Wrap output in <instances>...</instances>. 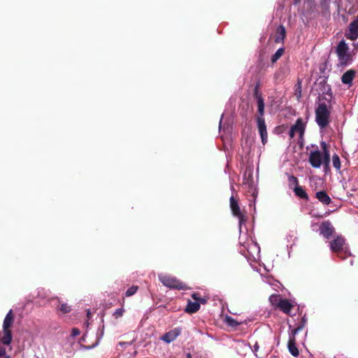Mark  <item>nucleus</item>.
<instances>
[{
    "instance_id": "1",
    "label": "nucleus",
    "mask_w": 358,
    "mask_h": 358,
    "mask_svg": "<svg viewBox=\"0 0 358 358\" xmlns=\"http://www.w3.org/2000/svg\"><path fill=\"white\" fill-rule=\"evenodd\" d=\"M322 151L316 150L309 154L308 161L313 168L318 169L322 165L327 167L330 162V154L325 143H322Z\"/></svg>"
},
{
    "instance_id": "2",
    "label": "nucleus",
    "mask_w": 358,
    "mask_h": 358,
    "mask_svg": "<svg viewBox=\"0 0 358 358\" xmlns=\"http://www.w3.org/2000/svg\"><path fill=\"white\" fill-rule=\"evenodd\" d=\"M256 98L257 101V110L260 115L257 118V128L261 136L262 144L265 145L267 142V130L265 121L263 117L264 113V101L262 96L258 94H256Z\"/></svg>"
},
{
    "instance_id": "3",
    "label": "nucleus",
    "mask_w": 358,
    "mask_h": 358,
    "mask_svg": "<svg viewBox=\"0 0 358 358\" xmlns=\"http://www.w3.org/2000/svg\"><path fill=\"white\" fill-rule=\"evenodd\" d=\"M315 121L320 129H324L329 125L330 122V110L326 103H320L316 108Z\"/></svg>"
},
{
    "instance_id": "4",
    "label": "nucleus",
    "mask_w": 358,
    "mask_h": 358,
    "mask_svg": "<svg viewBox=\"0 0 358 358\" xmlns=\"http://www.w3.org/2000/svg\"><path fill=\"white\" fill-rule=\"evenodd\" d=\"M336 53L341 66H347L352 62L348 45L344 40L341 41L336 48Z\"/></svg>"
},
{
    "instance_id": "5",
    "label": "nucleus",
    "mask_w": 358,
    "mask_h": 358,
    "mask_svg": "<svg viewBox=\"0 0 358 358\" xmlns=\"http://www.w3.org/2000/svg\"><path fill=\"white\" fill-rule=\"evenodd\" d=\"M158 277L160 282L167 287L177 289H186V285L175 277L162 273L159 274Z\"/></svg>"
},
{
    "instance_id": "6",
    "label": "nucleus",
    "mask_w": 358,
    "mask_h": 358,
    "mask_svg": "<svg viewBox=\"0 0 358 358\" xmlns=\"http://www.w3.org/2000/svg\"><path fill=\"white\" fill-rule=\"evenodd\" d=\"M345 245V240L341 236H338L336 238L334 239L332 241L330 242V248L332 252H338V256L340 258L345 259V257L342 256V253L343 252L345 255L348 254V250L344 248Z\"/></svg>"
},
{
    "instance_id": "7",
    "label": "nucleus",
    "mask_w": 358,
    "mask_h": 358,
    "mask_svg": "<svg viewBox=\"0 0 358 358\" xmlns=\"http://www.w3.org/2000/svg\"><path fill=\"white\" fill-rule=\"evenodd\" d=\"M230 207L233 213V215L238 218L239 231L240 234H241L243 225L245 224L247 219L245 216L241 213L238 203L237 201L235 200L234 196H231L230 198Z\"/></svg>"
},
{
    "instance_id": "8",
    "label": "nucleus",
    "mask_w": 358,
    "mask_h": 358,
    "mask_svg": "<svg viewBox=\"0 0 358 358\" xmlns=\"http://www.w3.org/2000/svg\"><path fill=\"white\" fill-rule=\"evenodd\" d=\"M306 129V123L303 122L301 118L297 119L295 124L292 126L289 130L290 138H294L296 134L299 135L300 139L303 138Z\"/></svg>"
},
{
    "instance_id": "9",
    "label": "nucleus",
    "mask_w": 358,
    "mask_h": 358,
    "mask_svg": "<svg viewBox=\"0 0 358 358\" xmlns=\"http://www.w3.org/2000/svg\"><path fill=\"white\" fill-rule=\"evenodd\" d=\"M239 239L240 243L246 249L249 256L252 257L254 259L259 258L260 247L257 243L252 241L250 243H247V245H245V243H242L243 237L241 235L240 236Z\"/></svg>"
},
{
    "instance_id": "10",
    "label": "nucleus",
    "mask_w": 358,
    "mask_h": 358,
    "mask_svg": "<svg viewBox=\"0 0 358 358\" xmlns=\"http://www.w3.org/2000/svg\"><path fill=\"white\" fill-rule=\"evenodd\" d=\"M243 185H245L251 191L255 189L253 179V169L251 167L246 168L243 176Z\"/></svg>"
},
{
    "instance_id": "11",
    "label": "nucleus",
    "mask_w": 358,
    "mask_h": 358,
    "mask_svg": "<svg viewBox=\"0 0 358 358\" xmlns=\"http://www.w3.org/2000/svg\"><path fill=\"white\" fill-rule=\"evenodd\" d=\"M345 36L350 40L358 38V16L350 24Z\"/></svg>"
},
{
    "instance_id": "12",
    "label": "nucleus",
    "mask_w": 358,
    "mask_h": 358,
    "mask_svg": "<svg viewBox=\"0 0 358 358\" xmlns=\"http://www.w3.org/2000/svg\"><path fill=\"white\" fill-rule=\"evenodd\" d=\"M180 329L175 328L169 332L166 333L162 337V340L166 343H170L175 341L177 337L180 334Z\"/></svg>"
},
{
    "instance_id": "13",
    "label": "nucleus",
    "mask_w": 358,
    "mask_h": 358,
    "mask_svg": "<svg viewBox=\"0 0 358 358\" xmlns=\"http://www.w3.org/2000/svg\"><path fill=\"white\" fill-rule=\"evenodd\" d=\"M320 231L325 238H329L334 232V227L329 222H324L321 224Z\"/></svg>"
},
{
    "instance_id": "14",
    "label": "nucleus",
    "mask_w": 358,
    "mask_h": 358,
    "mask_svg": "<svg viewBox=\"0 0 358 358\" xmlns=\"http://www.w3.org/2000/svg\"><path fill=\"white\" fill-rule=\"evenodd\" d=\"M0 341L4 345H9L12 341V334L10 329H3L0 333Z\"/></svg>"
},
{
    "instance_id": "15",
    "label": "nucleus",
    "mask_w": 358,
    "mask_h": 358,
    "mask_svg": "<svg viewBox=\"0 0 358 358\" xmlns=\"http://www.w3.org/2000/svg\"><path fill=\"white\" fill-rule=\"evenodd\" d=\"M355 76V71L348 70L343 74V76L341 77V81L344 84L351 85Z\"/></svg>"
},
{
    "instance_id": "16",
    "label": "nucleus",
    "mask_w": 358,
    "mask_h": 358,
    "mask_svg": "<svg viewBox=\"0 0 358 358\" xmlns=\"http://www.w3.org/2000/svg\"><path fill=\"white\" fill-rule=\"evenodd\" d=\"M316 198L323 204L328 205L331 203V199L324 191H319L316 192Z\"/></svg>"
},
{
    "instance_id": "17",
    "label": "nucleus",
    "mask_w": 358,
    "mask_h": 358,
    "mask_svg": "<svg viewBox=\"0 0 358 358\" xmlns=\"http://www.w3.org/2000/svg\"><path fill=\"white\" fill-rule=\"evenodd\" d=\"M14 320V317L13 315L12 310H10L9 312L6 314L3 322V329H9L11 327Z\"/></svg>"
},
{
    "instance_id": "18",
    "label": "nucleus",
    "mask_w": 358,
    "mask_h": 358,
    "mask_svg": "<svg viewBox=\"0 0 358 358\" xmlns=\"http://www.w3.org/2000/svg\"><path fill=\"white\" fill-rule=\"evenodd\" d=\"M288 350L289 353L294 356L297 357L299 355V352L298 348L296 346V340L293 338L292 339H289L287 344Z\"/></svg>"
},
{
    "instance_id": "19",
    "label": "nucleus",
    "mask_w": 358,
    "mask_h": 358,
    "mask_svg": "<svg viewBox=\"0 0 358 358\" xmlns=\"http://www.w3.org/2000/svg\"><path fill=\"white\" fill-rule=\"evenodd\" d=\"M278 308L285 313H289L292 308V303L287 299L279 301Z\"/></svg>"
},
{
    "instance_id": "20",
    "label": "nucleus",
    "mask_w": 358,
    "mask_h": 358,
    "mask_svg": "<svg viewBox=\"0 0 358 358\" xmlns=\"http://www.w3.org/2000/svg\"><path fill=\"white\" fill-rule=\"evenodd\" d=\"M200 305L198 301H188L185 311L189 313H194L199 310Z\"/></svg>"
},
{
    "instance_id": "21",
    "label": "nucleus",
    "mask_w": 358,
    "mask_h": 358,
    "mask_svg": "<svg viewBox=\"0 0 358 358\" xmlns=\"http://www.w3.org/2000/svg\"><path fill=\"white\" fill-rule=\"evenodd\" d=\"M283 52H284L283 48H279L278 50H277V51L271 57V62L272 63L276 62L280 59V57L282 55Z\"/></svg>"
},
{
    "instance_id": "22",
    "label": "nucleus",
    "mask_w": 358,
    "mask_h": 358,
    "mask_svg": "<svg viewBox=\"0 0 358 358\" xmlns=\"http://www.w3.org/2000/svg\"><path fill=\"white\" fill-rule=\"evenodd\" d=\"M294 190L296 195H297L298 196L303 199H307L308 195L301 187L296 186Z\"/></svg>"
},
{
    "instance_id": "23",
    "label": "nucleus",
    "mask_w": 358,
    "mask_h": 358,
    "mask_svg": "<svg viewBox=\"0 0 358 358\" xmlns=\"http://www.w3.org/2000/svg\"><path fill=\"white\" fill-rule=\"evenodd\" d=\"M282 299L278 294H272L269 297V301L272 305L279 306V301H281Z\"/></svg>"
},
{
    "instance_id": "24",
    "label": "nucleus",
    "mask_w": 358,
    "mask_h": 358,
    "mask_svg": "<svg viewBox=\"0 0 358 358\" xmlns=\"http://www.w3.org/2000/svg\"><path fill=\"white\" fill-rule=\"evenodd\" d=\"M225 322L230 327H236L240 324L236 320L230 316H226Z\"/></svg>"
},
{
    "instance_id": "25",
    "label": "nucleus",
    "mask_w": 358,
    "mask_h": 358,
    "mask_svg": "<svg viewBox=\"0 0 358 358\" xmlns=\"http://www.w3.org/2000/svg\"><path fill=\"white\" fill-rule=\"evenodd\" d=\"M332 163H333L334 167L336 170H340V169H341V161H340V158H339L338 155H333V157H332Z\"/></svg>"
},
{
    "instance_id": "26",
    "label": "nucleus",
    "mask_w": 358,
    "mask_h": 358,
    "mask_svg": "<svg viewBox=\"0 0 358 358\" xmlns=\"http://www.w3.org/2000/svg\"><path fill=\"white\" fill-rule=\"evenodd\" d=\"M294 96H296V99L299 101L301 96V82H298L297 84L295 85V92Z\"/></svg>"
},
{
    "instance_id": "27",
    "label": "nucleus",
    "mask_w": 358,
    "mask_h": 358,
    "mask_svg": "<svg viewBox=\"0 0 358 358\" xmlns=\"http://www.w3.org/2000/svg\"><path fill=\"white\" fill-rule=\"evenodd\" d=\"M138 289V286H134V285L131 286V287L127 289V290L126 291L125 296L127 297L133 296L134 294H135L136 293Z\"/></svg>"
},
{
    "instance_id": "28",
    "label": "nucleus",
    "mask_w": 358,
    "mask_h": 358,
    "mask_svg": "<svg viewBox=\"0 0 358 358\" xmlns=\"http://www.w3.org/2000/svg\"><path fill=\"white\" fill-rule=\"evenodd\" d=\"M103 334H104L103 327H99L97 331V334H96L97 341H96V344L94 345V346H96L99 344V341H101V339L102 338V337L103 336Z\"/></svg>"
},
{
    "instance_id": "29",
    "label": "nucleus",
    "mask_w": 358,
    "mask_h": 358,
    "mask_svg": "<svg viewBox=\"0 0 358 358\" xmlns=\"http://www.w3.org/2000/svg\"><path fill=\"white\" fill-rule=\"evenodd\" d=\"M60 311L62 313H68L71 311V307L67 303H62L59 308Z\"/></svg>"
},
{
    "instance_id": "30",
    "label": "nucleus",
    "mask_w": 358,
    "mask_h": 358,
    "mask_svg": "<svg viewBox=\"0 0 358 358\" xmlns=\"http://www.w3.org/2000/svg\"><path fill=\"white\" fill-rule=\"evenodd\" d=\"M124 313V309L123 308H117L115 310L113 313V316L117 319L119 317H121Z\"/></svg>"
},
{
    "instance_id": "31",
    "label": "nucleus",
    "mask_w": 358,
    "mask_h": 358,
    "mask_svg": "<svg viewBox=\"0 0 358 358\" xmlns=\"http://www.w3.org/2000/svg\"><path fill=\"white\" fill-rule=\"evenodd\" d=\"M277 32L279 34L277 40H278L280 37L281 38V39H283L285 36V29L284 27L280 26L277 29Z\"/></svg>"
},
{
    "instance_id": "32",
    "label": "nucleus",
    "mask_w": 358,
    "mask_h": 358,
    "mask_svg": "<svg viewBox=\"0 0 358 358\" xmlns=\"http://www.w3.org/2000/svg\"><path fill=\"white\" fill-rule=\"evenodd\" d=\"M331 1V0H321L322 6L325 9L327 8Z\"/></svg>"
},
{
    "instance_id": "33",
    "label": "nucleus",
    "mask_w": 358,
    "mask_h": 358,
    "mask_svg": "<svg viewBox=\"0 0 358 358\" xmlns=\"http://www.w3.org/2000/svg\"><path fill=\"white\" fill-rule=\"evenodd\" d=\"M80 334V331L78 329L73 328L71 331V336L76 337V336H78Z\"/></svg>"
},
{
    "instance_id": "34",
    "label": "nucleus",
    "mask_w": 358,
    "mask_h": 358,
    "mask_svg": "<svg viewBox=\"0 0 358 358\" xmlns=\"http://www.w3.org/2000/svg\"><path fill=\"white\" fill-rule=\"evenodd\" d=\"M299 332L296 329H293L291 334H289V339H292V338L295 339V336Z\"/></svg>"
},
{
    "instance_id": "35",
    "label": "nucleus",
    "mask_w": 358,
    "mask_h": 358,
    "mask_svg": "<svg viewBox=\"0 0 358 358\" xmlns=\"http://www.w3.org/2000/svg\"><path fill=\"white\" fill-rule=\"evenodd\" d=\"M289 180L291 182L297 184V178L296 177H294V176H289Z\"/></svg>"
},
{
    "instance_id": "36",
    "label": "nucleus",
    "mask_w": 358,
    "mask_h": 358,
    "mask_svg": "<svg viewBox=\"0 0 358 358\" xmlns=\"http://www.w3.org/2000/svg\"><path fill=\"white\" fill-rule=\"evenodd\" d=\"M192 298L194 299V301H198L199 302V299L201 296H199V294H197V293H194L192 295Z\"/></svg>"
},
{
    "instance_id": "37",
    "label": "nucleus",
    "mask_w": 358,
    "mask_h": 358,
    "mask_svg": "<svg viewBox=\"0 0 358 358\" xmlns=\"http://www.w3.org/2000/svg\"><path fill=\"white\" fill-rule=\"evenodd\" d=\"M6 355V350L4 348H0V358Z\"/></svg>"
},
{
    "instance_id": "38",
    "label": "nucleus",
    "mask_w": 358,
    "mask_h": 358,
    "mask_svg": "<svg viewBox=\"0 0 358 358\" xmlns=\"http://www.w3.org/2000/svg\"><path fill=\"white\" fill-rule=\"evenodd\" d=\"M199 305L201 304H205L206 303V299L202 297H200L199 299Z\"/></svg>"
},
{
    "instance_id": "39",
    "label": "nucleus",
    "mask_w": 358,
    "mask_h": 358,
    "mask_svg": "<svg viewBox=\"0 0 358 358\" xmlns=\"http://www.w3.org/2000/svg\"><path fill=\"white\" fill-rule=\"evenodd\" d=\"M304 327H305L304 324H301L296 329L298 330V331H301L303 329Z\"/></svg>"
},
{
    "instance_id": "40",
    "label": "nucleus",
    "mask_w": 358,
    "mask_h": 358,
    "mask_svg": "<svg viewBox=\"0 0 358 358\" xmlns=\"http://www.w3.org/2000/svg\"><path fill=\"white\" fill-rule=\"evenodd\" d=\"M306 322H307V320H306V317L303 316L302 318V320H301V324H304V325H306Z\"/></svg>"
},
{
    "instance_id": "41",
    "label": "nucleus",
    "mask_w": 358,
    "mask_h": 358,
    "mask_svg": "<svg viewBox=\"0 0 358 358\" xmlns=\"http://www.w3.org/2000/svg\"><path fill=\"white\" fill-rule=\"evenodd\" d=\"M222 117H223V115H222L221 119L220 120V124H219V129H221V127H222Z\"/></svg>"
},
{
    "instance_id": "42",
    "label": "nucleus",
    "mask_w": 358,
    "mask_h": 358,
    "mask_svg": "<svg viewBox=\"0 0 358 358\" xmlns=\"http://www.w3.org/2000/svg\"><path fill=\"white\" fill-rule=\"evenodd\" d=\"M254 348H255V351H257V350H258V349H259V346H258V345H257V344H255V346H254Z\"/></svg>"
},
{
    "instance_id": "43",
    "label": "nucleus",
    "mask_w": 358,
    "mask_h": 358,
    "mask_svg": "<svg viewBox=\"0 0 358 358\" xmlns=\"http://www.w3.org/2000/svg\"><path fill=\"white\" fill-rule=\"evenodd\" d=\"M187 358H192V356L189 353L187 355Z\"/></svg>"
},
{
    "instance_id": "44",
    "label": "nucleus",
    "mask_w": 358,
    "mask_h": 358,
    "mask_svg": "<svg viewBox=\"0 0 358 358\" xmlns=\"http://www.w3.org/2000/svg\"><path fill=\"white\" fill-rule=\"evenodd\" d=\"M90 310H87V317H90Z\"/></svg>"
},
{
    "instance_id": "45",
    "label": "nucleus",
    "mask_w": 358,
    "mask_h": 358,
    "mask_svg": "<svg viewBox=\"0 0 358 358\" xmlns=\"http://www.w3.org/2000/svg\"><path fill=\"white\" fill-rule=\"evenodd\" d=\"M3 357H4V358H10L9 356H7L6 355Z\"/></svg>"
},
{
    "instance_id": "46",
    "label": "nucleus",
    "mask_w": 358,
    "mask_h": 358,
    "mask_svg": "<svg viewBox=\"0 0 358 358\" xmlns=\"http://www.w3.org/2000/svg\"><path fill=\"white\" fill-rule=\"evenodd\" d=\"M258 358H260V357H258Z\"/></svg>"
}]
</instances>
